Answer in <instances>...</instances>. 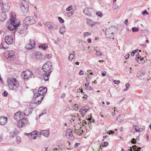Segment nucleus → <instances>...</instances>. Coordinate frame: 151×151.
I'll list each match as a JSON object with an SVG mask.
<instances>
[{
  "mask_svg": "<svg viewBox=\"0 0 151 151\" xmlns=\"http://www.w3.org/2000/svg\"><path fill=\"white\" fill-rule=\"evenodd\" d=\"M132 148L134 151H140V150L141 149L140 147H137L136 145H134L132 147Z\"/></svg>",
  "mask_w": 151,
  "mask_h": 151,
  "instance_id": "obj_33",
  "label": "nucleus"
},
{
  "mask_svg": "<svg viewBox=\"0 0 151 151\" xmlns=\"http://www.w3.org/2000/svg\"><path fill=\"white\" fill-rule=\"evenodd\" d=\"M108 145V142H104L103 144H102V146L103 147H105L106 146H107Z\"/></svg>",
  "mask_w": 151,
  "mask_h": 151,
  "instance_id": "obj_48",
  "label": "nucleus"
},
{
  "mask_svg": "<svg viewBox=\"0 0 151 151\" xmlns=\"http://www.w3.org/2000/svg\"><path fill=\"white\" fill-rule=\"evenodd\" d=\"M66 136L69 138L73 136V134L71 133V130L70 129H68L66 132Z\"/></svg>",
  "mask_w": 151,
  "mask_h": 151,
  "instance_id": "obj_24",
  "label": "nucleus"
},
{
  "mask_svg": "<svg viewBox=\"0 0 151 151\" xmlns=\"http://www.w3.org/2000/svg\"><path fill=\"white\" fill-rule=\"evenodd\" d=\"M43 74V77L45 81H47L48 80V76H50V73L47 72H45Z\"/></svg>",
  "mask_w": 151,
  "mask_h": 151,
  "instance_id": "obj_25",
  "label": "nucleus"
},
{
  "mask_svg": "<svg viewBox=\"0 0 151 151\" xmlns=\"http://www.w3.org/2000/svg\"><path fill=\"white\" fill-rule=\"evenodd\" d=\"M32 75V72L29 70H27L23 72L21 75V77L24 79L28 78L30 77Z\"/></svg>",
  "mask_w": 151,
  "mask_h": 151,
  "instance_id": "obj_10",
  "label": "nucleus"
},
{
  "mask_svg": "<svg viewBox=\"0 0 151 151\" xmlns=\"http://www.w3.org/2000/svg\"><path fill=\"white\" fill-rule=\"evenodd\" d=\"M72 5L69 6L68 7L66 8V10L67 11H70L72 9Z\"/></svg>",
  "mask_w": 151,
  "mask_h": 151,
  "instance_id": "obj_46",
  "label": "nucleus"
},
{
  "mask_svg": "<svg viewBox=\"0 0 151 151\" xmlns=\"http://www.w3.org/2000/svg\"><path fill=\"white\" fill-rule=\"evenodd\" d=\"M14 55H8V59L9 60H12L14 58Z\"/></svg>",
  "mask_w": 151,
  "mask_h": 151,
  "instance_id": "obj_34",
  "label": "nucleus"
},
{
  "mask_svg": "<svg viewBox=\"0 0 151 151\" xmlns=\"http://www.w3.org/2000/svg\"><path fill=\"white\" fill-rule=\"evenodd\" d=\"M123 118L121 116V115H119L117 118V121L119 122H121L123 120Z\"/></svg>",
  "mask_w": 151,
  "mask_h": 151,
  "instance_id": "obj_37",
  "label": "nucleus"
},
{
  "mask_svg": "<svg viewBox=\"0 0 151 151\" xmlns=\"http://www.w3.org/2000/svg\"><path fill=\"white\" fill-rule=\"evenodd\" d=\"M79 144H80V143H79L77 142V143H76L74 145L75 147L76 148L77 147L79 146Z\"/></svg>",
  "mask_w": 151,
  "mask_h": 151,
  "instance_id": "obj_56",
  "label": "nucleus"
},
{
  "mask_svg": "<svg viewBox=\"0 0 151 151\" xmlns=\"http://www.w3.org/2000/svg\"><path fill=\"white\" fill-rule=\"evenodd\" d=\"M116 29V28L113 26H111L107 29L105 32V34L106 36V37L111 38L113 37L114 32Z\"/></svg>",
  "mask_w": 151,
  "mask_h": 151,
  "instance_id": "obj_3",
  "label": "nucleus"
},
{
  "mask_svg": "<svg viewBox=\"0 0 151 151\" xmlns=\"http://www.w3.org/2000/svg\"><path fill=\"white\" fill-rule=\"evenodd\" d=\"M52 67V63L50 62H47L45 63L42 67V69L44 72L51 73L52 71L50 70Z\"/></svg>",
  "mask_w": 151,
  "mask_h": 151,
  "instance_id": "obj_5",
  "label": "nucleus"
},
{
  "mask_svg": "<svg viewBox=\"0 0 151 151\" xmlns=\"http://www.w3.org/2000/svg\"><path fill=\"white\" fill-rule=\"evenodd\" d=\"M8 95V92L6 91H4V93H2L3 96H6Z\"/></svg>",
  "mask_w": 151,
  "mask_h": 151,
  "instance_id": "obj_49",
  "label": "nucleus"
},
{
  "mask_svg": "<svg viewBox=\"0 0 151 151\" xmlns=\"http://www.w3.org/2000/svg\"><path fill=\"white\" fill-rule=\"evenodd\" d=\"M129 54L126 55L124 56V58L126 59H128L129 58Z\"/></svg>",
  "mask_w": 151,
  "mask_h": 151,
  "instance_id": "obj_55",
  "label": "nucleus"
},
{
  "mask_svg": "<svg viewBox=\"0 0 151 151\" xmlns=\"http://www.w3.org/2000/svg\"><path fill=\"white\" fill-rule=\"evenodd\" d=\"M10 15H11L10 19V24L7 26V28L10 30H15L19 26L20 22L19 20L16 19V15L14 12H11Z\"/></svg>",
  "mask_w": 151,
  "mask_h": 151,
  "instance_id": "obj_1",
  "label": "nucleus"
},
{
  "mask_svg": "<svg viewBox=\"0 0 151 151\" xmlns=\"http://www.w3.org/2000/svg\"><path fill=\"white\" fill-rule=\"evenodd\" d=\"M45 57L48 59H49L51 58V55L49 54H46L45 55Z\"/></svg>",
  "mask_w": 151,
  "mask_h": 151,
  "instance_id": "obj_50",
  "label": "nucleus"
},
{
  "mask_svg": "<svg viewBox=\"0 0 151 151\" xmlns=\"http://www.w3.org/2000/svg\"><path fill=\"white\" fill-rule=\"evenodd\" d=\"M132 30L133 32H136L138 31L139 29L138 28L136 27H133L132 28Z\"/></svg>",
  "mask_w": 151,
  "mask_h": 151,
  "instance_id": "obj_38",
  "label": "nucleus"
},
{
  "mask_svg": "<svg viewBox=\"0 0 151 151\" xmlns=\"http://www.w3.org/2000/svg\"><path fill=\"white\" fill-rule=\"evenodd\" d=\"M28 121L26 118L24 117L18 123V125L19 127L25 126L28 123Z\"/></svg>",
  "mask_w": 151,
  "mask_h": 151,
  "instance_id": "obj_14",
  "label": "nucleus"
},
{
  "mask_svg": "<svg viewBox=\"0 0 151 151\" xmlns=\"http://www.w3.org/2000/svg\"><path fill=\"white\" fill-rule=\"evenodd\" d=\"M131 142L132 143L134 144H135L136 143V139L134 138L132 139Z\"/></svg>",
  "mask_w": 151,
  "mask_h": 151,
  "instance_id": "obj_51",
  "label": "nucleus"
},
{
  "mask_svg": "<svg viewBox=\"0 0 151 151\" xmlns=\"http://www.w3.org/2000/svg\"><path fill=\"white\" fill-rule=\"evenodd\" d=\"M7 18V15L5 12H3L0 14V22H3Z\"/></svg>",
  "mask_w": 151,
  "mask_h": 151,
  "instance_id": "obj_18",
  "label": "nucleus"
},
{
  "mask_svg": "<svg viewBox=\"0 0 151 151\" xmlns=\"http://www.w3.org/2000/svg\"><path fill=\"white\" fill-rule=\"evenodd\" d=\"M0 48L1 49H6L7 48V47H4V46H3V45L2 43H1V45L0 46Z\"/></svg>",
  "mask_w": 151,
  "mask_h": 151,
  "instance_id": "obj_47",
  "label": "nucleus"
},
{
  "mask_svg": "<svg viewBox=\"0 0 151 151\" xmlns=\"http://www.w3.org/2000/svg\"><path fill=\"white\" fill-rule=\"evenodd\" d=\"M18 32L20 34H24L27 32V27L21 25L17 29Z\"/></svg>",
  "mask_w": 151,
  "mask_h": 151,
  "instance_id": "obj_12",
  "label": "nucleus"
},
{
  "mask_svg": "<svg viewBox=\"0 0 151 151\" xmlns=\"http://www.w3.org/2000/svg\"><path fill=\"white\" fill-rule=\"evenodd\" d=\"M42 134L44 136L47 137L49 135V131L48 130H42L40 132H38V135Z\"/></svg>",
  "mask_w": 151,
  "mask_h": 151,
  "instance_id": "obj_19",
  "label": "nucleus"
},
{
  "mask_svg": "<svg viewBox=\"0 0 151 151\" xmlns=\"http://www.w3.org/2000/svg\"><path fill=\"white\" fill-rule=\"evenodd\" d=\"M46 25L49 28V30L51 32L52 31V30L55 29L56 30L57 29V26L51 23L47 22Z\"/></svg>",
  "mask_w": 151,
  "mask_h": 151,
  "instance_id": "obj_15",
  "label": "nucleus"
},
{
  "mask_svg": "<svg viewBox=\"0 0 151 151\" xmlns=\"http://www.w3.org/2000/svg\"><path fill=\"white\" fill-rule=\"evenodd\" d=\"M138 59H139V60L141 61L143 60V58H142L141 57L139 56V53H138L136 55V60L139 64L142 63V62H139Z\"/></svg>",
  "mask_w": 151,
  "mask_h": 151,
  "instance_id": "obj_28",
  "label": "nucleus"
},
{
  "mask_svg": "<svg viewBox=\"0 0 151 151\" xmlns=\"http://www.w3.org/2000/svg\"><path fill=\"white\" fill-rule=\"evenodd\" d=\"M48 45L47 44H43V45H41L39 46V48H42L44 50H45L47 47Z\"/></svg>",
  "mask_w": 151,
  "mask_h": 151,
  "instance_id": "obj_29",
  "label": "nucleus"
},
{
  "mask_svg": "<svg viewBox=\"0 0 151 151\" xmlns=\"http://www.w3.org/2000/svg\"><path fill=\"white\" fill-rule=\"evenodd\" d=\"M65 28L64 26L61 27L59 30V32L61 34H63L65 32Z\"/></svg>",
  "mask_w": 151,
  "mask_h": 151,
  "instance_id": "obj_32",
  "label": "nucleus"
},
{
  "mask_svg": "<svg viewBox=\"0 0 151 151\" xmlns=\"http://www.w3.org/2000/svg\"><path fill=\"white\" fill-rule=\"evenodd\" d=\"M2 6H3V9L4 11H8L9 9L10 6H9L8 4L5 3L2 4Z\"/></svg>",
  "mask_w": 151,
  "mask_h": 151,
  "instance_id": "obj_23",
  "label": "nucleus"
},
{
  "mask_svg": "<svg viewBox=\"0 0 151 151\" xmlns=\"http://www.w3.org/2000/svg\"><path fill=\"white\" fill-rule=\"evenodd\" d=\"M73 12H72V11L70 12H68L67 13V15H68L69 14H71V15L70 16H71L72 15H73Z\"/></svg>",
  "mask_w": 151,
  "mask_h": 151,
  "instance_id": "obj_60",
  "label": "nucleus"
},
{
  "mask_svg": "<svg viewBox=\"0 0 151 151\" xmlns=\"http://www.w3.org/2000/svg\"><path fill=\"white\" fill-rule=\"evenodd\" d=\"M86 19L87 23L90 26H93L95 24V22H93L90 19L86 18Z\"/></svg>",
  "mask_w": 151,
  "mask_h": 151,
  "instance_id": "obj_26",
  "label": "nucleus"
},
{
  "mask_svg": "<svg viewBox=\"0 0 151 151\" xmlns=\"http://www.w3.org/2000/svg\"><path fill=\"white\" fill-rule=\"evenodd\" d=\"M7 118L5 116L0 117V124L4 125L7 121Z\"/></svg>",
  "mask_w": 151,
  "mask_h": 151,
  "instance_id": "obj_21",
  "label": "nucleus"
},
{
  "mask_svg": "<svg viewBox=\"0 0 151 151\" xmlns=\"http://www.w3.org/2000/svg\"><path fill=\"white\" fill-rule=\"evenodd\" d=\"M87 41H88V43H91V40L90 39H88L87 40Z\"/></svg>",
  "mask_w": 151,
  "mask_h": 151,
  "instance_id": "obj_62",
  "label": "nucleus"
},
{
  "mask_svg": "<svg viewBox=\"0 0 151 151\" xmlns=\"http://www.w3.org/2000/svg\"><path fill=\"white\" fill-rule=\"evenodd\" d=\"M78 74L80 75H82L83 74V72L82 71V70H81L80 71V72L78 73Z\"/></svg>",
  "mask_w": 151,
  "mask_h": 151,
  "instance_id": "obj_54",
  "label": "nucleus"
},
{
  "mask_svg": "<svg viewBox=\"0 0 151 151\" xmlns=\"http://www.w3.org/2000/svg\"><path fill=\"white\" fill-rule=\"evenodd\" d=\"M134 128L136 131L137 132H141V131H140V129H139V128L138 126H135Z\"/></svg>",
  "mask_w": 151,
  "mask_h": 151,
  "instance_id": "obj_39",
  "label": "nucleus"
},
{
  "mask_svg": "<svg viewBox=\"0 0 151 151\" xmlns=\"http://www.w3.org/2000/svg\"><path fill=\"white\" fill-rule=\"evenodd\" d=\"M74 55L73 54H70L68 57V59L69 60H72L74 57Z\"/></svg>",
  "mask_w": 151,
  "mask_h": 151,
  "instance_id": "obj_44",
  "label": "nucleus"
},
{
  "mask_svg": "<svg viewBox=\"0 0 151 151\" xmlns=\"http://www.w3.org/2000/svg\"><path fill=\"white\" fill-rule=\"evenodd\" d=\"M5 54L7 55H14V51L12 50H7L5 51Z\"/></svg>",
  "mask_w": 151,
  "mask_h": 151,
  "instance_id": "obj_30",
  "label": "nucleus"
},
{
  "mask_svg": "<svg viewBox=\"0 0 151 151\" xmlns=\"http://www.w3.org/2000/svg\"><path fill=\"white\" fill-rule=\"evenodd\" d=\"M97 56H101L102 55V54L101 52L99 51H96V52L95 54Z\"/></svg>",
  "mask_w": 151,
  "mask_h": 151,
  "instance_id": "obj_40",
  "label": "nucleus"
},
{
  "mask_svg": "<svg viewBox=\"0 0 151 151\" xmlns=\"http://www.w3.org/2000/svg\"><path fill=\"white\" fill-rule=\"evenodd\" d=\"M7 83L10 89L16 91H18L19 85V82L15 78H10L7 79Z\"/></svg>",
  "mask_w": 151,
  "mask_h": 151,
  "instance_id": "obj_2",
  "label": "nucleus"
},
{
  "mask_svg": "<svg viewBox=\"0 0 151 151\" xmlns=\"http://www.w3.org/2000/svg\"><path fill=\"white\" fill-rule=\"evenodd\" d=\"M89 109V107L87 106L82 107L80 110V112L82 115H84Z\"/></svg>",
  "mask_w": 151,
  "mask_h": 151,
  "instance_id": "obj_20",
  "label": "nucleus"
},
{
  "mask_svg": "<svg viewBox=\"0 0 151 151\" xmlns=\"http://www.w3.org/2000/svg\"><path fill=\"white\" fill-rule=\"evenodd\" d=\"M91 35V33L89 32H86L83 33V37H87Z\"/></svg>",
  "mask_w": 151,
  "mask_h": 151,
  "instance_id": "obj_36",
  "label": "nucleus"
},
{
  "mask_svg": "<svg viewBox=\"0 0 151 151\" xmlns=\"http://www.w3.org/2000/svg\"><path fill=\"white\" fill-rule=\"evenodd\" d=\"M42 56V55L41 53L40 52H37L35 56V58L36 59H40L41 58Z\"/></svg>",
  "mask_w": 151,
  "mask_h": 151,
  "instance_id": "obj_31",
  "label": "nucleus"
},
{
  "mask_svg": "<svg viewBox=\"0 0 151 151\" xmlns=\"http://www.w3.org/2000/svg\"><path fill=\"white\" fill-rule=\"evenodd\" d=\"M46 112L45 111V112L44 113H42L41 114H40L39 115L40 117L42 116L43 114H46Z\"/></svg>",
  "mask_w": 151,
  "mask_h": 151,
  "instance_id": "obj_63",
  "label": "nucleus"
},
{
  "mask_svg": "<svg viewBox=\"0 0 151 151\" xmlns=\"http://www.w3.org/2000/svg\"><path fill=\"white\" fill-rule=\"evenodd\" d=\"M142 36H146L148 35V32L146 31H144L142 32Z\"/></svg>",
  "mask_w": 151,
  "mask_h": 151,
  "instance_id": "obj_41",
  "label": "nucleus"
},
{
  "mask_svg": "<svg viewBox=\"0 0 151 151\" xmlns=\"http://www.w3.org/2000/svg\"><path fill=\"white\" fill-rule=\"evenodd\" d=\"M88 96L86 94H85L83 97V98L86 99L87 98Z\"/></svg>",
  "mask_w": 151,
  "mask_h": 151,
  "instance_id": "obj_59",
  "label": "nucleus"
},
{
  "mask_svg": "<svg viewBox=\"0 0 151 151\" xmlns=\"http://www.w3.org/2000/svg\"><path fill=\"white\" fill-rule=\"evenodd\" d=\"M96 14L97 16H98L100 17H102V16L103 15V13H102L100 11H98L96 13Z\"/></svg>",
  "mask_w": 151,
  "mask_h": 151,
  "instance_id": "obj_42",
  "label": "nucleus"
},
{
  "mask_svg": "<svg viewBox=\"0 0 151 151\" xmlns=\"http://www.w3.org/2000/svg\"><path fill=\"white\" fill-rule=\"evenodd\" d=\"M2 4H3L2 0H0V6H2Z\"/></svg>",
  "mask_w": 151,
  "mask_h": 151,
  "instance_id": "obj_61",
  "label": "nucleus"
},
{
  "mask_svg": "<svg viewBox=\"0 0 151 151\" xmlns=\"http://www.w3.org/2000/svg\"><path fill=\"white\" fill-rule=\"evenodd\" d=\"M34 134H35L36 135H38V132L35 131L29 133H25L24 134L25 135H27L28 137L31 139H32V138H33L32 137H33Z\"/></svg>",
  "mask_w": 151,
  "mask_h": 151,
  "instance_id": "obj_22",
  "label": "nucleus"
},
{
  "mask_svg": "<svg viewBox=\"0 0 151 151\" xmlns=\"http://www.w3.org/2000/svg\"><path fill=\"white\" fill-rule=\"evenodd\" d=\"M142 14L143 15H145V14H148V13L147 12L146 10H145L142 12Z\"/></svg>",
  "mask_w": 151,
  "mask_h": 151,
  "instance_id": "obj_52",
  "label": "nucleus"
},
{
  "mask_svg": "<svg viewBox=\"0 0 151 151\" xmlns=\"http://www.w3.org/2000/svg\"><path fill=\"white\" fill-rule=\"evenodd\" d=\"M113 82L114 83L117 84L119 83L120 81L119 80H114Z\"/></svg>",
  "mask_w": 151,
  "mask_h": 151,
  "instance_id": "obj_53",
  "label": "nucleus"
},
{
  "mask_svg": "<svg viewBox=\"0 0 151 151\" xmlns=\"http://www.w3.org/2000/svg\"><path fill=\"white\" fill-rule=\"evenodd\" d=\"M18 133V130L17 129H14L9 131V136L11 138H14L17 136Z\"/></svg>",
  "mask_w": 151,
  "mask_h": 151,
  "instance_id": "obj_13",
  "label": "nucleus"
},
{
  "mask_svg": "<svg viewBox=\"0 0 151 151\" xmlns=\"http://www.w3.org/2000/svg\"><path fill=\"white\" fill-rule=\"evenodd\" d=\"M35 45V44L34 41L29 40V43L25 47V48L28 50L32 49L34 47Z\"/></svg>",
  "mask_w": 151,
  "mask_h": 151,
  "instance_id": "obj_16",
  "label": "nucleus"
},
{
  "mask_svg": "<svg viewBox=\"0 0 151 151\" xmlns=\"http://www.w3.org/2000/svg\"><path fill=\"white\" fill-rule=\"evenodd\" d=\"M16 142L18 144H19L20 142L21 141V137L19 136H16Z\"/></svg>",
  "mask_w": 151,
  "mask_h": 151,
  "instance_id": "obj_35",
  "label": "nucleus"
},
{
  "mask_svg": "<svg viewBox=\"0 0 151 151\" xmlns=\"http://www.w3.org/2000/svg\"><path fill=\"white\" fill-rule=\"evenodd\" d=\"M24 22L27 25L33 24L35 23V19L30 16L27 17L24 19Z\"/></svg>",
  "mask_w": 151,
  "mask_h": 151,
  "instance_id": "obj_6",
  "label": "nucleus"
},
{
  "mask_svg": "<svg viewBox=\"0 0 151 151\" xmlns=\"http://www.w3.org/2000/svg\"><path fill=\"white\" fill-rule=\"evenodd\" d=\"M125 86L127 88H128L129 87V83H127L126 84Z\"/></svg>",
  "mask_w": 151,
  "mask_h": 151,
  "instance_id": "obj_58",
  "label": "nucleus"
},
{
  "mask_svg": "<svg viewBox=\"0 0 151 151\" xmlns=\"http://www.w3.org/2000/svg\"><path fill=\"white\" fill-rule=\"evenodd\" d=\"M138 51V49L135 50H133L131 53V55L132 56H134L135 55V52H137Z\"/></svg>",
  "mask_w": 151,
  "mask_h": 151,
  "instance_id": "obj_43",
  "label": "nucleus"
},
{
  "mask_svg": "<svg viewBox=\"0 0 151 151\" xmlns=\"http://www.w3.org/2000/svg\"><path fill=\"white\" fill-rule=\"evenodd\" d=\"M5 42L8 44L10 45L13 42V39L11 35L6 36L5 38Z\"/></svg>",
  "mask_w": 151,
  "mask_h": 151,
  "instance_id": "obj_17",
  "label": "nucleus"
},
{
  "mask_svg": "<svg viewBox=\"0 0 151 151\" xmlns=\"http://www.w3.org/2000/svg\"><path fill=\"white\" fill-rule=\"evenodd\" d=\"M58 19L59 21L61 23H63L64 22V20L61 17H58Z\"/></svg>",
  "mask_w": 151,
  "mask_h": 151,
  "instance_id": "obj_45",
  "label": "nucleus"
},
{
  "mask_svg": "<svg viewBox=\"0 0 151 151\" xmlns=\"http://www.w3.org/2000/svg\"><path fill=\"white\" fill-rule=\"evenodd\" d=\"M83 13L88 16H91L94 14V11L91 8H86L83 11Z\"/></svg>",
  "mask_w": 151,
  "mask_h": 151,
  "instance_id": "obj_11",
  "label": "nucleus"
},
{
  "mask_svg": "<svg viewBox=\"0 0 151 151\" xmlns=\"http://www.w3.org/2000/svg\"><path fill=\"white\" fill-rule=\"evenodd\" d=\"M32 111L30 109H27L24 111L23 113L24 116H29V114L31 113Z\"/></svg>",
  "mask_w": 151,
  "mask_h": 151,
  "instance_id": "obj_27",
  "label": "nucleus"
},
{
  "mask_svg": "<svg viewBox=\"0 0 151 151\" xmlns=\"http://www.w3.org/2000/svg\"><path fill=\"white\" fill-rule=\"evenodd\" d=\"M14 119L17 121H20L22 119L24 118V115L23 113L18 111L16 113L14 116Z\"/></svg>",
  "mask_w": 151,
  "mask_h": 151,
  "instance_id": "obj_9",
  "label": "nucleus"
},
{
  "mask_svg": "<svg viewBox=\"0 0 151 151\" xmlns=\"http://www.w3.org/2000/svg\"><path fill=\"white\" fill-rule=\"evenodd\" d=\"M35 90H34L33 92L34 93V97L35 98V99L34 100V102L37 104H40L41 101L43 99L44 96H38V95L36 94V93H35Z\"/></svg>",
  "mask_w": 151,
  "mask_h": 151,
  "instance_id": "obj_8",
  "label": "nucleus"
},
{
  "mask_svg": "<svg viewBox=\"0 0 151 151\" xmlns=\"http://www.w3.org/2000/svg\"><path fill=\"white\" fill-rule=\"evenodd\" d=\"M128 20L127 19H126L125 20V21H124V23H125V24H127V23H128Z\"/></svg>",
  "mask_w": 151,
  "mask_h": 151,
  "instance_id": "obj_64",
  "label": "nucleus"
},
{
  "mask_svg": "<svg viewBox=\"0 0 151 151\" xmlns=\"http://www.w3.org/2000/svg\"><path fill=\"white\" fill-rule=\"evenodd\" d=\"M47 89L46 87L41 86L39 88L37 93L36 92H35V93H36V94H37L38 96H44L43 95L44 94L47 92ZM35 92H37L36 90H35Z\"/></svg>",
  "mask_w": 151,
  "mask_h": 151,
  "instance_id": "obj_7",
  "label": "nucleus"
},
{
  "mask_svg": "<svg viewBox=\"0 0 151 151\" xmlns=\"http://www.w3.org/2000/svg\"><path fill=\"white\" fill-rule=\"evenodd\" d=\"M21 10L23 12H27L28 9V5L26 0H22L20 3Z\"/></svg>",
  "mask_w": 151,
  "mask_h": 151,
  "instance_id": "obj_4",
  "label": "nucleus"
},
{
  "mask_svg": "<svg viewBox=\"0 0 151 151\" xmlns=\"http://www.w3.org/2000/svg\"><path fill=\"white\" fill-rule=\"evenodd\" d=\"M107 133L109 134H112L114 133V132L112 131L111 130L108 131Z\"/></svg>",
  "mask_w": 151,
  "mask_h": 151,
  "instance_id": "obj_57",
  "label": "nucleus"
}]
</instances>
